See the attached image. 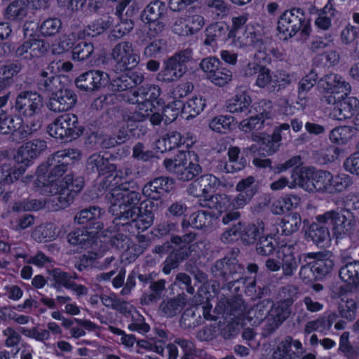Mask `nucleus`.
Here are the masks:
<instances>
[{"mask_svg":"<svg viewBox=\"0 0 359 359\" xmlns=\"http://www.w3.org/2000/svg\"><path fill=\"white\" fill-rule=\"evenodd\" d=\"M330 227L337 238H343L354 230V222L348 210H330L315 217L309 236L317 245L325 247L330 241Z\"/></svg>","mask_w":359,"mask_h":359,"instance_id":"nucleus-1","label":"nucleus"},{"mask_svg":"<svg viewBox=\"0 0 359 359\" xmlns=\"http://www.w3.org/2000/svg\"><path fill=\"white\" fill-rule=\"evenodd\" d=\"M116 176L108 175L99 185V190L109 189L106 199L109 203V212L115 216L114 222L123 220L127 224L129 219L135 220L140 216L137 205L141 199L139 192L129 190L126 184H121L113 187L112 180Z\"/></svg>","mask_w":359,"mask_h":359,"instance_id":"nucleus-2","label":"nucleus"},{"mask_svg":"<svg viewBox=\"0 0 359 359\" xmlns=\"http://www.w3.org/2000/svg\"><path fill=\"white\" fill-rule=\"evenodd\" d=\"M51 156L46 163L41 165L37 170V177L34 182L36 191L40 194L50 196L57 195L63 184L61 177L67 171L68 161L55 159L51 161Z\"/></svg>","mask_w":359,"mask_h":359,"instance_id":"nucleus-3","label":"nucleus"},{"mask_svg":"<svg viewBox=\"0 0 359 359\" xmlns=\"http://www.w3.org/2000/svg\"><path fill=\"white\" fill-rule=\"evenodd\" d=\"M161 90L154 84H146L135 90L133 93H127L125 100L128 103L137 104L138 112L132 115H123V119L128 121H142L150 116L154 107L153 102L160 96Z\"/></svg>","mask_w":359,"mask_h":359,"instance_id":"nucleus-4","label":"nucleus"},{"mask_svg":"<svg viewBox=\"0 0 359 359\" xmlns=\"http://www.w3.org/2000/svg\"><path fill=\"white\" fill-rule=\"evenodd\" d=\"M212 276L223 284L222 288L231 290L236 284H245L244 266L233 257L217 260L211 266Z\"/></svg>","mask_w":359,"mask_h":359,"instance_id":"nucleus-5","label":"nucleus"},{"mask_svg":"<svg viewBox=\"0 0 359 359\" xmlns=\"http://www.w3.org/2000/svg\"><path fill=\"white\" fill-rule=\"evenodd\" d=\"M191 60L192 50L189 48L175 53L164 61L162 69L157 74V80L164 83L179 80L187 72V64Z\"/></svg>","mask_w":359,"mask_h":359,"instance_id":"nucleus-6","label":"nucleus"},{"mask_svg":"<svg viewBox=\"0 0 359 359\" xmlns=\"http://www.w3.org/2000/svg\"><path fill=\"white\" fill-rule=\"evenodd\" d=\"M83 130V127L79 125L77 116L71 113L60 115L47 128L50 136L66 141L78 138Z\"/></svg>","mask_w":359,"mask_h":359,"instance_id":"nucleus-7","label":"nucleus"},{"mask_svg":"<svg viewBox=\"0 0 359 359\" xmlns=\"http://www.w3.org/2000/svg\"><path fill=\"white\" fill-rule=\"evenodd\" d=\"M277 29L284 35V39L291 38L301 30L302 34L308 36L311 27L306 22L304 11L299 8L286 11L279 18Z\"/></svg>","mask_w":359,"mask_h":359,"instance_id":"nucleus-8","label":"nucleus"},{"mask_svg":"<svg viewBox=\"0 0 359 359\" xmlns=\"http://www.w3.org/2000/svg\"><path fill=\"white\" fill-rule=\"evenodd\" d=\"M191 154L180 152L173 159L163 161L165 168L182 181L194 179L201 172V167L197 162L191 160Z\"/></svg>","mask_w":359,"mask_h":359,"instance_id":"nucleus-9","label":"nucleus"},{"mask_svg":"<svg viewBox=\"0 0 359 359\" xmlns=\"http://www.w3.org/2000/svg\"><path fill=\"white\" fill-rule=\"evenodd\" d=\"M43 100L36 91L23 90L19 93L15 102V109L25 118H32L41 114Z\"/></svg>","mask_w":359,"mask_h":359,"instance_id":"nucleus-10","label":"nucleus"},{"mask_svg":"<svg viewBox=\"0 0 359 359\" xmlns=\"http://www.w3.org/2000/svg\"><path fill=\"white\" fill-rule=\"evenodd\" d=\"M248 116V118L240 122V129L245 133L261 130L264 125L269 124L266 121L272 118L271 102L260 101L255 105L254 114Z\"/></svg>","mask_w":359,"mask_h":359,"instance_id":"nucleus-11","label":"nucleus"},{"mask_svg":"<svg viewBox=\"0 0 359 359\" xmlns=\"http://www.w3.org/2000/svg\"><path fill=\"white\" fill-rule=\"evenodd\" d=\"M63 184L57 194V203L55 210L68 207L74 201V197L83 189L84 180L81 176L68 174L62 178Z\"/></svg>","mask_w":359,"mask_h":359,"instance_id":"nucleus-12","label":"nucleus"},{"mask_svg":"<svg viewBox=\"0 0 359 359\" xmlns=\"http://www.w3.org/2000/svg\"><path fill=\"white\" fill-rule=\"evenodd\" d=\"M111 55L116 63V71L133 69L140 62V56L135 52L133 44L128 41L117 43L111 50Z\"/></svg>","mask_w":359,"mask_h":359,"instance_id":"nucleus-13","label":"nucleus"},{"mask_svg":"<svg viewBox=\"0 0 359 359\" xmlns=\"http://www.w3.org/2000/svg\"><path fill=\"white\" fill-rule=\"evenodd\" d=\"M290 126L288 123H283L273 130L272 135H252L253 141L259 139V154L264 156H270L274 154L279 147V142L283 137L290 134Z\"/></svg>","mask_w":359,"mask_h":359,"instance_id":"nucleus-14","label":"nucleus"},{"mask_svg":"<svg viewBox=\"0 0 359 359\" xmlns=\"http://www.w3.org/2000/svg\"><path fill=\"white\" fill-rule=\"evenodd\" d=\"M104 224L102 222L93 223L92 231L79 229L67 235L68 242L73 245H79L81 249L91 248L95 242V237L103 229Z\"/></svg>","mask_w":359,"mask_h":359,"instance_id":"nucleus-15","label":"nucleus"},{"mask_svg":"<svg viewBox=\"0 0 359 359\" xmlns=\"http://www.w3.org/2000/svg\"><path fill=\"white\" fill-rule=\"evenodd\" d=\"M212 305L208 302L185 310L182 316L180 323L186 327H194L202 322L201 315L205 320H216V316L210 313Z\"/></svg>","mask_w":359,"mask_h":359,"instance_id":"nucleus-16","label":"nucleus"},{"mask_svg":"<svg viewBox=\"0 0 359 359\" xmlns=\"http://www.w3.org/2000/svg\"><path fill=\"white\" fill-rule=\"evenodd\" d=\"M305 351L302 344L292 337H286L278 344L271 359H299Z\"/></svg>","mask_w":359,"mask_h":359,"instance_id":"nucleus-17","label":"nucleus"},{"mask_svg":"<svg viewBox=\"0 0 359 359\" xmlns=\"http://www.w3.org/2000/svg\"><path fill=\"white\" fill-rule=\"evenodd\" d=\"M53 69L54 67L49 65L39 74L36 85L41 93L52 95L62 87L60 77L54 73Z\"/></svg>","mask_w":359,"mask_h":359,"instance_id":"nucleus-18","label":"nucleus"},{"mask_svg":"<svg viewBox=\"0 0 359 359\" xmlns=\"http://www.w3.org/2000/svg\"><path fill=\"white\" fill-rule=\"evenodd\" d=\"M77 96L69 88H60L50 97L48 109L54 112H63L71 109L76 104Z\"/></svg>","mask_w":359,"mask_h":359,"instance_id":"nucleus-19","label":"nucleus"},{"mask_svg":"<svg viewBox=\"0 0 359 359\" xmlns=\"http://www.w3.org/2000/svg\"><path fill=\"white\" fill-rule=\"evenodd\" d=\"M332 0H328L326 5L320 9L315 7L310 8V13H316L317 16L314 20V26L318 32H329L333 25L337 11L334 8Z\"/></svg>","mask_w":359,"mask_h":359,"instance_id":"nucleus-20","label":"nucleus"},{"mask_svg":"<svg viewBox=\"0 0 359 359\" xmlns=\"http://www.w3.org/2000/svg\"><path fill=\"white\" fill-rule=\"evenodd\" d=\"M349 93L341 94L340 100L330 113V116L337 121H344L351 118L359 107V100L355 97L348 96Z\"/></svg>","mask_w":359,"mask_h":359,"instance_id":"nucleus-21","label":"nucleus"},{"mask_svg":"<svg viewBox=\"0 0 359 359\" xmlns=\"http://www.w3.org/2000/svg\"><path fill=\"white\" fill-rule=\"evenodd\" d=\"M251 104L250 96L246 91H243L229 100L226 105V109L229 112L243 118L254 114V107L258 104V102L252 105Z\"/></svg>","mask_w":359,"mask_h":359,"instance_id":"nucleus-22","label":"nucleus"},{"mask_svg":"<svg viewBox=\"0 0 359 359\" xmlns=\"http://www.w3.org/2000/svg\"><path fill=\"white\" fill-rule=\"evenodd\" d=\"M172 180L168 177H157L144 186L142 194L148 198L157 201L165 193L172 189Z\"/></svg>","mask_w":359,"mask_h":359,"instance_id":"nucleus-23","label":"nucleus"},{"mask_svg":"<svg viewBox=\"0 0 359 359\" xmlns=\"http://www.w3.org/2000/svg\"><path fill=\"white\" fill-rule=\"evenodd\" d=\"M318 86L326 93L341 95L349 93L351 91L350 84L336 74L325 75L318 81Z\"/></svg>","mask_w":359,"mask_h":359,"instance_id":"nucleus-24","label":"nucleus"},{"mask_svg":"<svg viewBox=\"0 0 359 359\" xmlns=\"http://www.w3.org/2000/svg\"><path fill=\"white\" fill-rule=\"evenodd\" d=\"M278 257L281 259L283 276H292L297 271L298 262L294 256V245L283 244L278 249Z\"/></svg>","mask_w":359,"mask_h":359,"instance_id":"nucleus-25","label":"nucleus"},{"mask_svg":"<svg viewBox=\"0 0 359 359\" xmlns=\"http://www.w3.org/2000/svg\"><path fill=\"white\" fill-rule=\"evenodd\" d=\"M186 304V295L182 293L175 297L163 300L159 305L158 311L162 316L172 318L180 313Z\"/></svg>","mask_w":359,"mask_h":359,"instance_id":"nucleus-26","label":"nucleus"},{"mask_svg":"<svg viewBox=\"0 0 359 359\" xmlns=\"http://www.w3.org/2000/svg\"><path fill=\"white\" fill-rule=\"evenodd\" d=\"M314 172L315 170L311 168L303 167L294 169L291 175L292 182L289 187H299L309 192H312Z\"/></svg>","mask_w":359,"mask_h":359,"instance_id":"nucleus-27","label":"nucleus"},{"mask_svg":"<svg viewBox=\"0 0 359 359\" xmlns=\"http://www.w3.org/2000/svg\"><path fill=\"white\" fill-rule=\"evenodd\" d=\"M265 224L262 220L255 223L241 222V241L245 245H253L264 234Z\"/></svg>","mask_w":359,"mask_h":359,"instance_id":"nucleus-28","label":"nucleus"},{"mask_svg":"<svg viewBox=\"0 0 359 359\" xmlns=\"http://www.w3.org/2000/svg\"><path fill=\"white\" fill-rule=\"evenodd\" d=\"M184 144H186L187 147H191L193 141L191 140L190 143L182 142V136L180 133L170 131L156 141V148L158 151L163 153Z\"/></svg>","mask_w":359,"mask_h":359,"instance_id":"nucleus-29","label":"nucleus"},{"mask_svg":"<svg viewBox=\"0 0 359 359\" xmlns=\"http://www.w3.org/2000/svg\"><path fill=\"white\" fill-rule=\"evenodd\" d=\"M46 149V142L41 140H33L24 144L18 151V158L27 164L32 159L37 157Z\"/></svg>","mask_w":359,"mask_h":359,"instance_id":"nucleus-30","label":"nucleus"},{"mask_svg":"<svg viewBox=\"0 0 359 359\" xmlns=\"http://www.w3.org/2000/svg\"><path fill=\"white\" fill-rule=\"evenodd\" d=\"M306 257L313 259L312 261L314 275L316 278L321 279L328 274L333 269L334 261L325 255L318 253L310 252Z\"/></svg>","mask_w":359,"mask_h":359,"instance_id":"nucleus-31","label":"nucleus"},{"mask_svg":"<svg viewBox=\"0 0 359 359\" xmlns=\"http://www.w3.org/2000/svg\"><path fill=\"white\" fill-rule=\"evenodd\" d=\"M87 168L91 172H97L104 175L116 170V166L110 163L109 159L101 153H95L89 156L87 161Z\"/></svg>","mask_w":359,"mask_h":359,"instance_id":"nucleus-32","label":"nucleus"},{"mask_svg":"<svg viewBox=\"0 0 359 359\" xmlns=\"http://www.w3.org/2000/svg\"><path fill=\"white\" fill-rule=\"evenodd\" d=\"M249 18L248 13H243L238 16H234L231 19L232 27L228 33V37L233 39V42L236 46L240 45L241 41L243 40L246 27H252V25H246Z\"/></svg>","mask_w":359,"mask_h":359,"instance_id":"nucleus-33","label":"nucleus"},{"mask_svg":"<svg viewBox=\"0 0 359 359\" xmlns=\"http://www.w3.org/2000/svg\"><path fill=\"white\" fill-rule=\"evenodd\" d=\"M205 13L213 20L223 18L230 11V5L226 0H205Z\"/></svg>","mask_w":359,"mask_h":359,"instance_id":"nucleus-34","label":"nucleus"},{"mask_svg":"<svg viewBox=\"0 0 359 359\" xmlns=\"http://www.w3.org/2000/svg\"><path fill=\"white\" fill-rule=\"evenodd\" d=\"M168 13L165 2L156 0L149 3L142 12V17L147 22L162 20Z\"/></svg>","mask_w":359,"mask_h":359,"instance_id":"nucleus-35","label":"nucleus"},{"mask_svg":"<svg viewBox=\"0 0 359 359\" xmlns=\"http://www.w3.org/2000/svg\"><path fill=\"white\" fill-rule=\"evenodd\" d=\"M244 38L241 41L239 48L252 46L258 52L266 53L268 50L266 43L262 39L261 34L253 27H246L243 33Z\"/></svg>","mask_w":359,"mask_h":359,"instance_id":"nucleus-36","label":"nucleus"},{"mask_svg":"<svg viewBox=\"0 0 359 359\" xmlns=\"http://www.w3.org/2000/svg\"><path fill=\"white\" fill-rule=\"evenodd\" d=\"M104 214V210L97 206L90 207L79 212L74 217V222L79 224L90 223L89 230L92 231L93 223L100 222L99 219Z\"/></svg>","mask_w":359,"mask_h":359,"instance_id":"nucleus-37","label":"nucleus"},{"mask_svg":"<svg viewBox=\"0 0 359 359\" xmlns=\"http://www.w3.org/2000/svg\"><path fill=\"white\" fill-rule=\"evenodd\" d=\"M332 174L326 170H315L313 178L312 192L318 191L331 194Z\"/></svg>","mask_w":359,"mask_h":359,"instance_id":"nucleus-38","label":"nucleus"},{"mask_svg":"<svg viewBox=\"0 0 359 359\" xmlns=\"http://www.w3.org/2000/svg\"><path fill=\"white\" fill-rule=\"evenodd\" d=\"M190 255L187 248H179L174 250L163 262V272L170 274L172 270L177 269L180 262L187 259Z\"/></svg>","mask_w":359,"mask_h":359,"instance_id":"nucleus-39","label":"nucleus"},{"mask_svg":"<svg viewBox=\"0 0 359 359\" xmlns=\"http://www.w3.org/2000/svg\"><path fill=\"white\" fill-rule=\"evenodd\" d=\"M300 198L295 195H286L276 200L271 205V211L275 215H281L297 208Z\"/></svg>","mask_w":359,"mask_h":359,"instance_id":"nucleus-40","label":"nucleus"},{"mask_svg":"<svg viewBox=\"0 0 359 359\" xmlns=\"http://www.w3.org/2000/svg\"><path fill=\"white\" fill-rule=\"evenodd\" d=\"M340 278L350 285L359 284V260L345 264L339 271Z\"/></svg>","mask_w":359,"mask_h":359,"instance_id":"nucleus-41","label":"nucleus"},{"mask_svg":"<svg viewBox=\"0 0 359 359\" xmlns=\"http://www.w3.org/2000/svg\"><path fill=\"white\" fill-rule=\"evenodd\" d=\"M187 192L189 195L194 197H203L205 203L201 205L209 208H213L212 203L217 202L219 197V196H210V194H208L206 191L203 190V187H202L198 178L189 185Z\"/></svg>","mask_w":359,"mask_h":359,"instance_id":"nucleus-42","label":"nucleus"},{"mask_svg":"<svg viewBox=\"0 0 359 359\" xmlns=\"http://www.w3.org/2000/svg\"><path fill=\"white\" fill-rule=\"evenodd\" d=\"M27 15V6L22 0L12 1L6 8L4 16L11 21H20Z\"/></svg>","mask_w":359,"mask_h":359,"instance_id":"nucleus-43","label":"nucleus"},{"mask_svg":"<svg viewBox=\"0 0 359 359\" xmlns=\"http://www.w3.org/2000/svg\"><path fill=\"white\" fill-rule=\"evenodd\" d=\"M57 234L55 225L48 223L36 226L32 233V237L36 241L42 243L54 239Z\"/></svg>","mask_w":359,"mask_h":359,"instance_id":"nucleus-44","label":"nucleus"},{"mask_svg":"<svg viewBox=\"0 0 359 359\" xmlns=\"http://www.w3.org/2000/svg\"><path fill=\"white\" fill-rule=\"evenodd\" d=\"M356 301L346 296L342 297L338 304V312L340 316L349 321H352L356 317Z\"/></svg>","mask_w":359,"mask_h":359,"instance_id":"nucleus-45","label":"nucleus"},{"mask_svg":"<svg viewBox=\"0 0 359 359\" xmlns=\"http://www.w3.org/2000/svg\"><path fill=\"white\" fill-rule=\"evenodd\" d=\"M245 309L244 302L241 299H236L231 302H219L218 305L215 307L214 312H217L218 313H226V314H230L233 316H237L241 315Z\"/></svg>","mask_w":359,"mask_h":359,"instance_id":"nucleus-46","label":"nucleus"},{"mask_svg":"<svg viewBox=\"0 0 359 359\" xmlns=\"http://www.w3.org/2000/svg\"><path fill=\"white\" fill-rule=\"evenodd\" d=\"M165 283L166 281L164 279L151 282L149 288L151 292L143 294L142 302L148 305L158 301L161 298L163 292L165 290Z\"/></svg>","mask_w":359,"mask_h":359,"instance_id":"nucleus-47","label":"nucleus"},{"mask_svg":"<svg viewBox=\"0 0 359 359\" xmlns=\"http://www.w3.org/2000/svg\"><path fill=\"white\" fill-rule=\"evenodd\" d=\"M205 100L202 97H194L189 100L182 109V114L187 115V119L194 118L198 115L205 107Z\"/></svg>","mask_w":359,"mask_h":359,"instance_id":"nucleus-48","label":"nucleus"},{"mask_svg":"<svg viewBox=\"0 0 359 359\" xmlns=\"http://www.w3.org/2000/svg\"><path fill=\"white\" fill-rule=\"evenodd\" d=\"M240 149L236 147H230L228 151L229 161L226 163L224 169L226 172H236L245 167V161L239 159Z\"/></svg>","mask_w":359,"mask_h":359,"instance_id":"nucleus-49","label":"nucleus"},{"mask_svg":"<svg viewBox=\"0 0 359 359\" xmlns=\"http://www.w3.org/2000/svg\"><path fill=\"white\" fill-rule=\"evenodd\" d=\"M299 214L293 212L285 215L281 220L280 227L283 234L290 235L297 231L301 226Z\"/></svg>","mask_w":359,"mask_h":359,"instance_id":"nucleus-50","label":"nucleus"},{"mask_svg":"<svg viewBox=\"0 0 359 359\" xmlns=\"http://www.w3.org/2000/svg\"><path fill=\"white\" fill-rule=\"evenodd\" d=\"M271 307V301L265 299L255 305L248 312L250 318H255V323H259L263 320L269 313Z\"/></svg>","mask_w":359,"mask_h":359,"instance_id":"nucleus-51","label":"nucleus"},{"mask_svg":"<svg viewBox=\"0 0 359 359\" xmlns=\"http://www.w3.org/2000/svg\"><path fill=\"white\" fill-rule=\"evenodd\" d=\"M49 275L53 278L52 286L57 291H60L62 287L67 289L72 280L70 273L63 271L61 269L56 268L49 271Z\"/></svg>","mask_w":359,"mask_h":359,"instance_id":"nucleus-52","label":"nucleus"},{"mask_svg":"<svg viewBox=\"0 0 359 359\" xmlns=\"http://www.w3.org/2000/svg\"><path fill=\"white\" fill-rule=\"evenodd\" d=\"M214 219L215 217L212 213L205 210L197 211L190 215L191 226L197 229H203L211 226Z\"/></svg>","mask_w":359,"mask_h":359,"instance_id":"nucleus-53","label":"nucleus"},{"mask_svg":"<svg viewBox=\"0 0 359 359\" xmlns=\"http://www.w3.org/2000/svg\"><path fill=\"white\" fill-rule=\"evenodd\" d=\"M234 118L231 116L220 115L214 117L210 122V128L215 132L226 133L231 130Z\"/></svg>","mask_w":359,"mask_h":359,"instance_id":"nucleus-54","label":"nucleus"},{"mask_svg":"<svg viewBox=\"0 0 359 359\" xmlns=\"http://www.w3.org/2000/svg\"><path fill=\"white\" fill-rule=\"evenodd\" d=\"M62 28V22L57 18H48L43 20L39 26V30L44 36H53L60 32Z\"/></svg>","mask_w":359,"mask_h":359,"instance_id":"nucleus-55","label":"nucleus"},{"mask_svg":"<svg viewBox=\"0 0 359 359\" xmlns=\"http://www.w3.org/2000/svg\"><path fill=\"white\" fill-rule=\"evenodd\" d=\"M276 245L277 243L273 236H261L256 243V250L260 255L269 256L273 253Z\"/></svg>","mask_w":359,"mask_h":359,"instance_id":"nucleus-56","label":"nucleus"},{"mask_svg":"<svg viewBox=\"0 0 359 359\" xmlns=\"http://www.w3.org/2000/svg\"><path fill=\"white\" fill-rule=\"evenodd\" d=\"M331 194L341 193L348 189L353 184L351 176L340 173L335 176L332 175Z\"/></svg>","mask_w":359,"mask_h":359,"instance_id":"nucleus-57","label":"nucleus"},{"mask_svg":"<svg viewBox=\"0 0 359 359\" xmlns=\"http://www.w3.org/2000/svg\"><path fill=\"white\" fill-rule=\"evenodd\" d=\"M20 331L24 336L42 342L44 344L47 348H50L49 344L46 342L50 338V334H49L48 330L34 327L31 329L27 327H20Z\"/></svg>","mask_w":359,"mask_h":359,"instance_id":"nucleus-58","label":"nucleus"},{"mask_svg":"<svg viewBox=\"0 0 359 359\" xmlns=\"http://www.w3.org/2000/svg\"><path fill=\"white\" fill-rule=\"evenodd\" d=\"M351 128L348 126H340L332 129L329 135L330 140L339 145L346 144L351 138Z\"/></svg>","mask_w":359,"mask_h":359,"instance_id":"nucleus-59","label":"nucleus"},{"mask_svg":"<svg viewBox=\"0 0 359 359\" xmlns=\"http://www.w3.org/2000/svg\"><path fill=\"white\" fill-rule=\"evenodd\" d=\"M35 124L32 127L29 125L23 124L22 122L19 125L10 135V139L15 144H19L27 140L34 131L36 130Z\"/></svg>","mask_w":359,"mask_h":359,"instance_id":"nucleus-60","label":"nucleus"},{"mask_svg":"<svg viewBox=\"0 0 359 359\" xmlns=\"http://www.w3.org/2000/svg\"><path fill=\"white\" fill-rule=\"evenodd\" d=\"M339 350L348 358H355L359 355V347L351 345L348 332H344L341 335Z\"/></svg>","mask_w":359,"mask_h":359,"instance_id":"nucleus-61","label":"nucleus"},{"mask_svg":"<svg viewBox=\"0 0 359 359\" xmlns=\"http://www.w3.org/2000/svg\"><path fill=\"white\" fill-rule=\"evenodd\" d=\"M94 50L91 43L86 41L79 42L73 48L72 57L78 61H83L90 57Z\"/></svg>","mask_w":359,"mask_h":359,"instance_id":"nucleus-62","label":"nucleus"},{"mask_svg":"<svg viewBox=\"0 0 359 359\" xmlns=\"http://www.w3.org/2000/svg\"><path fill=\"white\" fill-rule=\"evenodd\" d=\"M292 76L288 73L276 70L272 72V92L284 88L292 82Z\"/></svg>","mask_w":359,"mask_h":359,"instance_id":"nucleus-63","label":"nucleus"},{"mask_svg":"<svg viewBox=\"0 0 359 359\" xmlns=\"http://www.w3.org/2000/svg\"><path fill=\"white\" fill-rule=\"evenodd\" d=\"M334 35L327 32L323 36H316L313 38L310 43V49L313 52H318L324 48H328L333 44Z\"/></svg>","mask_w":359,"mask_h":359,"instance_id":"nucleus-64","label":"nucleus"}]
</instances>
